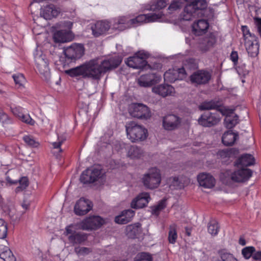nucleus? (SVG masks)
<instances>
[{
    "label": "nucleus",
    "instance_id": "1",
    "mask_svg": "<svg viewBox=\"0 0 261 261\" xmlns=\"http://www.w3.org/2000/svg\"><path fill=\"white\" fill-rule=\"evenodd\" d=\"M122 59L119 55H114L102 60L99 59L91 60L80 66L66 70V73L71 76H82L99 79L103 73L117 67L121 63Z\"/></svg>",
    "mask_w": 261,
    "mask_h": 261
},
{
    "label": "nucleus",
    "instance_id": "2",
    "mask_svg": "<svg viewBox=\"0 0 261 261\" xmlns=\"http://www.w3.org/2000/svg\"><path fill=\"white\" fill-rule=\"evenodd\" d=\"M125 129L127 139L134 143L145 141L148 135L147 129L144 126L134 121L127 123Z\"/></svg>",
    "mask_w": 261,
    "mask_h": 261
},
{
    "label": "nucleus",
    "instance_id": "3",
    "mask_svg": "<svg viewBox=\"0 0 261 261\" xmlns=\"http://www.w3.org/2000/svg\"><path fill=\"white\" fill-rule=\"evenodd\" d=\"M106 223V219L98 215H90L82 219L76 224L78 229L87 231H94L100 229Z\"/></svg>",
    "mask_w": 261,
    "mask_h": 261
},
{
    "label": "nucleus",
    "instance_id": "4",
    "mask_svg": "<svg viewBox=\"0 0 261 261\" xmlns=\"http://www.w3.org/2000/svg\"><path fill=\"white\" fill-rule=\"evenodd\" d=\"M106 179V172L99 166L92 167L83 172L81 180L84 183H103Z\"/></svg>",
    "mask_w": 261,
    "mask_h": 261
},
{
    "label": "nucleus",
    "instance_id": "5",
    "mask_svg": "<svg viewBox=\"0 0 261 261\" xmlns=\"http://www.w3.org/2000/svg\"><path fill=\"white\" fill-rule=\"evenodd\" d=\"M143 186L148 189H154L159 187L162 181L161 172L157 167H152L143 174L141 178Z\"/></svg>",
    "mask_w": 261,
    "mask_h": 261
},
{
    "label": "nucleus",
    "instance_id": "6",
    "mask_svg": "<svg viewBox=\"0 0 261 261\" xmlns=\"http://www.w3.org/2000/svg\"><path fill=\"white\" fill-rule=\"evenodd\" d=\"M149 54L141 50L136 53L134 56L128 58L125 61L126 64L130 67L134 69L143 68L147 65L146 59Z\"/></svg>",
    "mask_w": 261,
    "mask_h": 261
},
{
    "label": "nucleus",
    "instance_id": "7",
    "mask_svg": "<svg viewBox=\"0 0 261 261\" xmlns=\"http://www.w3.org/2000/svg\"><path fill=\"white\" fill-rule=\"evenodd\" d=\"M129 113L133 117L143 120H147L151 117L150 109L142 103L132 104L129 108Z\"/></svg>",
    "mask_w": 261,
    "mask_h": 261
},
{
    "label": "nucleus",
    "instance_id": "8",
    "mask_svg": "<svg viewBox=\"0 0 261 261\" xmlns=\"http://www.w3.org/2000/svg\"><path fill=\"white\" fill-rule=\"evenodd\" d=\"M162 16V13H150L139 15L135 18L131 19L127 23V27H132L141 25L143 23H148L159 21Z\"/></svg>",
    "mask_w": 261,
    "mask_h": 261
},
{
    "label": "nucleus",
    "instance_id": "9",
    "mask_svg": "<svg viewBox=\"0 0 261 261\" xmlns=\"http://www.w3.org/2000/svg\"><path fill=\"white\" fill-rule=\"evenodd\" d=\"M117 149L120 153L125 152L126 156L130 159H139L143 155V150L138 146L127 145L123 143L119 144V148Z\"/></svg>",
    "mask_w": 261,
    "mask_h": 261
},
{
    "label": "nucleus",
    "instance_id": "10",
    "mask_svg": "<svg viewBox=\"0 0 261 261\" xmlns=\"http://www.w3.org/2000/svg\"><path fill=\"white\" fill-rule=\"evenodd\" d=\"M220 110L214 113L204 112L198 119V123L205 127H210L217 124L221 119Z\"/></svg>",
    "mask_w": 261,
    "mask_h": 261
},
{
    "label": "nucleus",
    "instance_id": "11",
    "mask_svg": "<svg viewBox=\"0 0 261 261\" xmlns=\"http://www.w3.org/2000/svg\"><path fill=\"white\" fill-rule=\"evenodd\" d=\"M93 208L92 202L88 199L81 198L74 204L73 212L79 216H83L90 212Z\"/></svg>",
    "mask_w": 261,
    "mask_h": 261
},
{
    "label": "nucleus",
    "instance_id": "12",
    "mask_svg": "<svg viewBox=\"0 0 261 261\" xmlns=\"http://www.w3.org/2000/svg\"><path fill=\"white\" fill-rule=\"evenodd\" d=\"M161 76L155 73L142 74L137 79V83L142 87H149L161 81Z\"/></svg>",
    "mask_w": 261,
    "mask_h": 261
},
{
    "label": "nucleus",
    "instance_id": "13",
    "mask_svg": "<svg viewBox=\"0 0 261 261\" xmlns=\"http://www.w3.org/2000/svg\"><path fill=\"white\" fill-rule=\"evenodd\" d=\"M186 77V73L184 68L169 69L164 75V80L167 82H174L176 80H181Z\"/></svg>",
    "mask_w": 261,
    "mask_h": 261
},
{
    "label": "nucleus",
    "instance_id": "14",
    "mask_svg": "<svg viewBox=\"0 0 261 261\" xmlns=\"http://www.w3.org/2000/svg\"><path fill=\"white\" fill-rule=\"evenodd\" d=\"M111 28H112L111 20L98 21L91 27L92 34L95 37L105 35Z\"/></svg>",
    "mask_w": 261,
    "mask_h": 261
},
{
    "label": "nucleus",
    "instance_id": "15",
    "mask_svg": "<svg viewBox=\"0 0 261 261\" xmlns=\"http://www.w3.org/2000/svg\"><path fill=\"white\" fill-rule=\"evenodd\" d=\"M85 49L81 44L74 43L66 48V59L75 60L81 58L84 54Z\"/></svg>",
    "mask_w": 261,
    "mask_h": 261
},
{
    "label": "nucleus",
    "instance_id": "16",
    "mask_svg": "<svg viewBox=\"0 0 261 261\" xmlns=\"http://www.w3.org/2000/svg\"><path fill=\"white\" fill-rule=\"evenodd\" d=\"M220 113L226 116L224 125L227 128H232L238 123V117L233 113V110L224 107L220 109Z\"/></svg>",
    "mask_w": 261,
    "mask_h": 261
},
{
    "label": "nucleus",
    "instance_id": "17",
    "mask_svg": "<svg viewBox=\"0 0 261 261\" xmlns=\"http://www.w3.org/2000/svg\"><path fill=\"white\" fill-rule=\"evenodd\" d=\"M192 7V5L189 4L185 6L184 12L180 16L179 20L176 22L178 25H181L184 24L185 21H191L199 16L197 13V10H193Z\"/></svg>",
    "mask_w": 261,
    "mask_h": 261
},
{
    "label": "nucleus",
    "instance_id": "18",
    "mask_svg": "<svg viewBox=\"0 0 261 261\" xmlns=\"http://www.w3.org/2000/svg\"><path fill=\"white\" fill-rule=\"evenodd\" d=\"M180 119L177 116L169 114L165 116L163 118L162 125L163 128L167 130H172L178 127Z\"/></svg>",
    "mask_w": 261,
    "mask_h": 261
},
{
    "label": "nucleus",
    "instance_id": "19",
    "mask_svg": "<svg viewBox=\"0 0 261 261\" xmlns=\"http://www.w3.org/2000/svg\"><path fill=\"white\" fill-rule=\"evenodd\" d=\"M211 78V73L205 70H199L190 76L191 82L195 84L201 85L207 83Z\"/></svg>",
    "mask_w": 261,
    "mask_h": 261
},
{
    "label": "nucleus",
    "instance_id": "20",
    "mask_svg": "<svg viewBox=\"0 0 261 261\" xmlns=\"http://www.w3.org/2000/svg\"><path fill=\"white\" fill-rule=\"evenodd\" d=\"M252 175V172L246 168H238L231 174V178L236 182H243L248 180Z\"/></svg>",
    "mask_w": 261,
    "mask_h": 261
},
{
    "label": "nucleus",
    "instance_id": "21",
    "mask_svg": "<svg viewBox=\"0 0 261 261\" xmlns=\"http://www.w3.org/2000/svg\"><path fill=\"white\" fill-rule=\"evenodd\" d=\"M150 199V195L148 193L142 192L133 199L130 206L136 209L143 208L148 204Z\"/></svg>",
    "mask_w": 261,
    "mask_h": 261
},
{
    "label": "nucleus",
    "instance_id": "22",
    "mask_svg": "<svg viewBox=\"0 0 261 261\" xmlns=\"http://www.w3.org/2000/svg\"><path fill=\"white\" fill-rule=\"evenodd\" d=\"M152 92L163 97L172 96L175 94V89L173 87L168 84H161L152 88Z\"/></svg>",
    "mask_w": 261,
    "mask_h": 261
},
{
    "label": "nucleus",
    "instance_id": "23",
    "mask_svg": "<svg viewBox=\"0 0 261 261\" xmlns=\"http://www.w3.org/2000/svg\"><path fill=\"white\" fill-rule=\"evenodd\" d=\"M197 181L200 186L211 189L215 186V178L209 173H201L197 176Z\"/></svg>",
    "mask_w": 261,
    "mask_h": 261
},
{
    "label": "nucleus",
    "instance_id": "24",
    "mask_svg": "<svg viewBox=\"0 0 261 261\" xmlns=\"http://www.w3.org/2000/svg\"><path fill=\"white\" fill-rule=\"evenodd\" d=\"M208 27L209 23L207 20L199 19L192 24V31L194 35L201 36L207 32Z\"/></svg>",
    "mask_w": 261,
    "mask_h": 261
},
{
    "label": "nucleus",
    "instance_id": "25",
    "mask_svg": "<svg viewBox=\"0 0 261 261\" xmlns=\"http://www.w3.org/2000/svg\"><path fill=\"white\" fill-rule=\"evenodd\" d=\"M125 234L129 238H140L143 236V230L139 223L127 225L125 228Z\"/></svg>",
    "mask_w": 261,
    "mask_h": 261
},
{
    "label": "nucleus",
    "instance_id": "26",
    "mask_svg": "<svg viewBox=\"0 0 261 261\" xmlns=\"http://www.w3.org/2000/svg\"><path fill=\"white\" fill-rule=\"evenodd\" d=\"M134 214V211L132 210L123 211L115 217V222L119 224H126L132 220Z\"/></svg>",
    "mask_w": 261,
    "mask_h": 261
},
{
    "label": "nucleus",
    "instance_id": "27",
    "mask_svg": "<svg viewBox=\"0 0 261 261\" xmlns=\"http://www.w3.org/2000/svg\"><path fill=\"white\" fill-rule=\"evenodd\" d=\"M60 12L59 8L53 5H50L41 9V15L45 19H51L53 17H57Z\"/></svg>",
    "mask_w": 261,
    "mask_h": 261
},
{
    "label": "nucleus",
    "instance_id": "28",
    "mask_svg": "<svg viewBox=\"0 0 261 261\" xmlns=\"http://www.w3.org/2000/svg\"><path fill=\"white\" fill-rule=\"evenodd\" d=\"M37 67L39 72L42 76V77L47 82H48L50 78V73L48 62L41 58L37 64Z\"/></svg>",
    "mask_w": 261,
    "mask_h": 261
},
{
    "label": "nucleus",
    "instance_id": "29",
    "mask_svg": "<svg viewBox=\"0 0 261 261\" xmlns=\"http://www.w3.org/2000/svg\"><path fill=\"white\" fill-rule=\"evenodd\" d=\"M130 19L126 16H120L115 18L111 20L112 23V29L123 30L128 28L127 23Z\"/></svg>",
    "mask_w": 261,
    "mask_h": 261
},
{
    "label": "nucleus",
    "instance_id": "30",
    "mask_svg": "<svg viewBox=\"0 0 261 261\" xmlns=\"http://www.w3.org/2000/svg\"><path fill=\"white\" fill-rule=\"evenodd\" d=\"M246 49L250 56L255 57L257 56L259 53V44L257 38L256 40H250L245 42Z\"/></svg>",
    "mask_w": 261,
    "mask_h": 261
},
{
    "label": "nucleus",
    "instance_id": "31",
    "mask_svg": "<svg viewBox=\"0 0 261 261\" xmlns=\"http://www.w3.org/2000/svg\"><path fill=\"white\" fill-rule=\"evenodd\" d=\"M254 163L253 156L249 154L242 155L237 161L236 166L237 168H246L247 166L252 165Z\"/></svg>",
    "mask_w": 261,
    "mask_h": 261
},
{
    "label": "nucleus",
    "instance_id": "32",
    "mask_svg": "<svg viewBox=\"0 0 261 261\" xmlns=\"http://www.w3.org/2000/svg\"><path fill=\"white\" fill-rule=\"evenodd\" d=\"M238 139V135L237 133L232 130L225 132L222 137V141L225 146L232 145Z\"/></svg>",
    "mask_w": 261,
    "mask_h": 261
},
{
    "label": "nucleus",
    "instance_id": "33",
    "mask_svg": "<svg viewBox=\"0 0 261 261\" xmlns=\"http://www.w3.org/2000/svg\"><path fill=\"white\" fill-rule=\"evenodd\" d=\"M0 257L4 261H15L16 258L7 246L0 245Z\"/></svg>",
    "mask_w": 261,
    "mask_h": 261
},
{
    "label": "nucleus",
    "instance_id": "34",
    "mask_svg": "<svg viewBox=\"0 0 261 261\" xmlns=\"http://www.w3.org/2000/svg\"><path fill=\"white\" fill-rule=\"evenodd\" d=\"M53 38L56 46L60 47L65 43V31L64 29L56 30L54 33Z\"/></svg>",
    "mask_w": 261,
    "mask_h": 261
},
{
    "label": "nucleus",
    "instance_id": "35",
    "mask_svg": "<svg viewBox=\"0 0 261 261\" xmlns=\"http://www.w3.org/2000/svg\"><path fill=\"white\" fill-rule=\"evenodd\" d=\"M169 182L170 186L176 189L183 188L185 186L183 177L181 176H174L170 178Z\"/></svg>",
    "mask_w": 261,
    "mask_h": 261
},
{
    "label": "nucleus",
    "instance_id": "36",
    "mask_svg": "<svg viewBox=\"0 0 261 261\" xmlns=\"http://www.w3.org/2000/svg\"><path fill=\"white\" fill-rule=\"evenodd\" d=\"M219 254L222 261H238L232 254L226 249L219 250Z\"/></svg>",
    "mask_w": 261,
    "mask_h": 261
},
{
    "label": "nucleus",
    "instance_id": "37",
    "mask_svg": "<svg viewBox=\"0 0 261 261\" xmlns=\"http://www.w3.org/2000/svg\"><path fill=\"white\" fill-rule=\"evenodd\" d=\"M189 5H192L193 9L197 10V13L198 15L200 14V11L207 7V3L205 0H195Z\"/></svg>",
    "mask_w": 261,
    "mask_h": 261
},
{
    "label": "nucleus",
    "instance_id": "38",
    "mask_svg": "<svg viewBox=\"0 0 261 261\" xmlns=\"http://www.w3.org/2000/svg\"><path fill=\"white\" fill-rule=\"evenodd\" d=\"M87 234L83 233H76L69 237V240L73 243H81L85 241L87 238Z\"/></svg>",
    "mask_w": 261,
    "mask_h": 261
},
{
    "label": "nucleus",
    "instance_id": "39",
    "mask_svg": "<svg viewBox=\"0 0 261 261\" xmlns=\"http://www.w3.org/2000/svg\"><path fill=\"white\" fill-rule=\"evenodd\" d=\"M242 31L243 32L245 42L250 41V40H256L257 37L253 34H251L248 27L246 25L242 26Z\"/></svg>",
    "mask_w": 261,
    "mask_h": 261
},
{
    "label": "nucleus",
    "instance_id": "40",
    "mask_svg": "<svg viewBox=\"0 0 261 261\" xmlns=\"http://www.w3.org/2000/svg\"><path fill=\"white\" fill-rule=\"evenodd\" d=\"M255 251V249L254 247L252 246H248L244 248L242 250V254L243 257L246 259H249L253 255L256 253L255 252L253 254V253Z\"/></svg>",
    "mask_w": 261,
    "mask_h": 261
},
{
    "label": "nucleus",
    "instance_id": "41",
    "mask_svg": "<svg viewBox=\"0 0 261 261\" xmlns=\"http://www.w3.org/2000/svg\"><path fill=\"white\" fill-rule=\"evenodd\" d=\"M23 140L27 144L31 147H37L39 146V143L30 135L24 136L23 137Z\"/></svg>",
    "mask_w": 261,
    "mask_h": 261
},
{
    "label": "nucleus",
    "instance_id": "42",
    "mask_svg": "<svg viewBox=\"0 0 261 261\" xmlns=\"http://www.w3.org/2000/svg\"><path fill=\"white\" fill-rule=\"evenodd\" d=\"M208 232L212 236L217 234L219 231V226L218 223L216 221H211L208 225Z\"/></svg>",
    "mask_w": 261,
    "mask_h": 261
},
{
    "label": "nucleus",
    "instance_id": "43",
    "mask_svg": "<svg viewBox=\"0 0 261 261\" xmlns=\"http://www.w3.org/2000/svg\"><path fill=\"white\" fill-rule=\"evenodd\" d=\"M206 44V49L214 46L216 42V37L213 34H210L207 36L204 40Z\"/></svg>",
    "mask_w": 261,
    "mask_h": 261
},
{
    "label": "nucleus",
    "instance_id": "44",
    "mask_svg": "<svg viewBox=\"0 0 261 261\" xmlns=\"http://www.w3.org/2000/svg\"><path fill=\"white\" fill-rule=\"evenodd\" d=\"M177 234L176 230L175 225H173L170 226V230L169 232L168 239L169 241L171 244H174L176 241Z\"/></svg>",
    "mask_w": 261,
    "mask_h": 261
},
{
    "label": "nucleus",
    "instance_id": "45",
    "mask_svg": "<svg viewBox=\"0 0 261 261\" xmlns=\"http://www.w3.org/2000/svg\"><path fill=\"white\" fill-rule=\"evenodd\" d=\"M183 5L181 0H173L170 5L168 10L172 13L180 9Z\"/></svg>",
    "mask_w": 261,
    "mask_h": 261
},
{
    "label": "nucleus",
    "instance_id": "46",
    "mask_svg": "<svg viewBox=\"0 0 261 261\" xmlns=\"http://www.w3.org/2000/svg\"><path fill=\"white\" fill-rule=\"evenodd\" d=\"M13 78L15 83V84L18 85V87H23L25 82V79L22 74L18 73L14 74Z\"/></svg>",
    "mask_w": 261,
    "mask_h": 261
},
{
    "label": "nucleus",
    "instance_id": "47",
    "mask_svg": "<svg viewBox=\"0 0 261 261\" xmlns=\"http://www.w3.org/2000/svg\"><path fill=\"white\" fill-rule=\"evenodd\" d=\"M134 261H152V257L149 254L142 252L136 255Z\"/></svg>",
    "mask_w": 261,
    "mask_h": 261
},
{
    "label": "nucleus",
    "instance_id": "48",
    "mask_svg": "<svg viewBox=\"0 0 261 261\" xmlns=\"http://www.w3.org/2000/svg\"><path fill=\"white\" fill-rule=\"evenodd\" d=\"M7 235V225L5 221L0 219V239H4Z\"/></svg>",
    "mask_w": 261,
    "mask_h": 261
},
{
    "label": "nucleus",
    "instance_id": "49",
    "mask_svg": "<svg viewBox=\"0 0 261 261\" xmlns=\"http://www.w3.org/2000/svg\"><path fill=\"white\" fill-rule=\"evenodd\" d=\"M233 149H226L219 151L217 153L218 158L221 160H225L226 158L231 156Z\"/></svg>",
    "mask_w": 261,
    "mask_h": 261
},
{
    "label": "nucleus",
    "instance_id": "50",
    "mask_svg": "<svg viewBox=\"0 0 261 261\" xmlns=\"http://www.w3.org/2000/svg\"><path fill=\"white\" fill-rule=\"evenodd\" d=\"M19 186L16 188V191L17 192L24 190L29 185L28 179L26 177H22L19 180Z\"/></svg>",
    "mask_w": 261,
    "mask_h": 261
},
{
    "label": "nucleus",
    "instance_id": "51",
    "mask_svg": "<svg viewBox=\"0 0 261 261\" xmlns=\"http://www.w3.org/2000/svg\"><path fill=\"white\" fill-rule=\"evenodd\" d=\"M166 205V200H163L161 201L156 205L154 206L152 208V213L158 215L160 211L165 207Z\"/></svg>",
    "mask_w": 261,
    "mask_h": 261
},
{
    "label": "nucleus",
    "instance_id": "52",
    "mask_svg": "<svg viewBox=\"0 0 261 261\" xmlns=\"http://www.w3.org/2000/svg\"><path fill=\"white\" fill-rule=\"evenodd\" d=\"M167 0H159L156 2L155 5L151 6L150 9L151 10H155L164 8L167 5Z\"/></svg>",
    "mask_w": 261,
    "mask_h": 261
},
{
    "label": "nucleus",
    "instance_id": "53",
    "mask_svg": "<svg viewBox=\"0 0 261 261\" xmlns=\"http://www.w3.org/2000/svg\"><path fill=\"white\" fill-rule=\"evenodd\" d=\"M20 118L22 121L31 125H33L35 122L28 114L24 115L22 114L21 116H20Z\"/></svg>",
    "mask_w": 261,
    "mask_h": 261
},
{
    "label": "nucleus",
    "instance_id": "54",
    "mask_svg": "<svg viewBox=\"0 0 261 261\" xmlns=\"http://www.w3.org/2000/svg\"><path fill=\"white\" fill-rule=\"evenodd\" d=\"M75 252L79 255H84L88 254L90 250L86 247H79L75 249Z\"/></svg>",
    "mask_w": 261,
    "mask_h": 261
},
{
    "label": "nucleus",
    "instance_id": "55",
    "mask_svg": "<svg viewBox=\"0 0 261 261\" xmlns=\"http://www.w3.org/2000/svg\"><path fill=\"white\" fill-rule=\"evenodd\" d=\"M214 107L215 106L211 102H204L199 106V108L202 110H209L213 109Z\"/></svg>",
    "mask_w": 261,
    "mask_h": 261
},
{
    "label": "nucleus",
    "instance_id": "56",
    "mask_svg": "<svg viewBox=\"0 0 261 261\" xmlns=\"http://www.w3.org/2000/svg\"><path fill=\"white\" fill-rule=\"evenodd\" d=\"M62 141H58V142H55L51 143V145L53 147V149L55 150L56 149L57 151L59 152H61L63 151V150L61 148V145L62 144Z\"/></svg>",
    "mask_w": 261,
    "mask_h": 261
},
{
    "label": "nucleus",
    "instance_id": "57",
    "mask_svg": "<svg viewBox=\"0 0 261 261\" xmlns=\"http://www.w3.org/2000/svg\"><path fill=\"white\" fill-rule=\"evenodd\" d=\"M230 60L233 62L234 65H236L238 60V55L237 51H233L231 52L230 56Z\"/></svg>",
    "mask_w": 261,
    "mask_h": 261
},
{
    "label": "nucleus",
    "instance_id": "58",
    "mask_svg": "<svg viewBox=\"0 0 261 261\" xmlns=\"http://www.w3.org/2000/svg\"><path fill=\"white\" fill-rule=\"evenodd\" d=\"M21 108H17V107H14L11 108L12 112L16 116L19 117L20 118V116L22 114L21 112Z\"/></svg>",
    "mask_w": 261,
    "mask_h": 261
},
{
    "label": "nucleus",
    "instance_id": "59",
    "mask_svg": "<svg viewBox=\"0 0 261 261\" xmlns=\"http://www.w3.org/2000/svg\"><path fill=\"white\" fill-rule=\"evenodd\" d=\"M255 21L258 32L261 37V18H255Z\"/></svg>",
    "mask_w": 261,
    "mask_h": 261
},
{
    "label": "nucleus",
    "instance_id": "60",
    "mask_svg": "<svg viewBox=\"0 0 261 261\" xmlns=\"http://www.w3.org/2000/svg\"><path fill=\"white\" fill-rule=\"evenodd\" d=\"M74 37V35L71 31L66 30V42L72 41Z\"/></svg>",
    "mask_w": 261,
    "mask_h": 261
},
{
    "label": "nucleus",
    "instance_id": "61",
    "mask_svg": "<svg viewBox=\"0 0 261 261\" xmlns=\"http://www.w3.org/2000/svg\"><path fill=\"white\" fill-rule=\"evenodd\" d=\"M253 259L258 261H261V251L256 252L253 255Z\"/></svg>",
    "mask_w": 261,
    "mask_h": 261
},
{
    "label": "nucleus",
    "instance_id": "62",
    "mask_svg": "<svg viewBox=\"0 0 261 261\" xmlns=\"http://www.w3.org/2000/svg\"><path fill=\"white\" fill-rule=\"evenodd\" d=\"M6 180L8 182H9L10 185H14L17 183V180H12L9 176H7L6 177Z\"/></svg>",
    "mask_w": 261,
    "mask_h": 261
},
{
    "label": "nucleus",
    "instance_id": "63",
    "mask_svg": "<svg viewBox=\"0 0 261 261\" xmlns=\"http://www.w3.org/2000/svg\"><path fill=\"white\" fill-rule=\"evenodd\" d=\"M59 62L61 63V65L64 68L65 67V61L64 60V58L63 57H60Z\"/></svg>",
    "mask_w": 261,
    "mask_h": 261
},
{
    "label": "nucleus",
    "instance_id": "64",
    "mask_svg": "<svg viewBox=\"0 0 261 261\" xmlns=\"http://www.w3.org/2000/svg\"><path fill=\"white\" fill-rule=\"evenodd\" d=\"M239 243L242 246H244L246 244V241L244 239L240 238L239 240Z\"/></svg>",
    "mask_w": 261,
    "mask_h": 261
}]
</instances>
